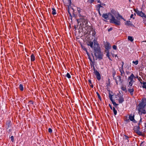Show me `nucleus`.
<instances>
[{
	"label": "nucleus",
	"mask_w": 146,
	"mask_h": 146,
	"mask_svg": "<svg viewBox=\"0 0 146 146\" xmlns=\"http://www.w3.org/2000/svg\"><path fill=\"white\" fill-rule=\"evenodd\" d=\"M88 45L91 48H94V54L96 58L100 60L102 59L103 54L101 51L100 47L96 40L95 39L93 40V42L92 41H89Z\"/></svg>",
	"instance_id": "f257e3e1"
},
{
	"label": "nucleus",
	"mask_w": 146,
	"mask_h": 146,
	"mask_svg": "<svg viewBox=\"0 0 146 146\" xmlns=\"http://www.w3.org/2000/svg\"><path fill=\"white\" fill-rule=\"evenodd\" d=\"M145 106L142 104V103H140L137 106V109L138 110V113L140 115L143 114H146V111L144 109Z\"/></svg>",
	"instance_id": "f03ea898"
},
{
	"label": "nucleus",
	"mask_w": 146,
	"mask_h": 146,
	"mask_svg": "<svg viewBox=\"0 0 146 146\" xmlns=\"http://www.w3.org/2000/svg\"><path fill=\"white\" fill-rule=\"evenodd\" d=\"M110 15L111 16V18L110 19V22L111 23H114L115 25H120L121 22L120 21L117 20H116L114 17L111 14H110Z\"/></svg>",
	"instance_id": "7ed1b4c3"
},
{
	"label": "nucleus",
	"mask_w": 146,
	"mask_h": 146,
	"mask_svg": "<svg viewBox=\"0 0 146 146\" xmlns=\"http://www.w3.org/2000/svg\"><path fill=\"white\" fill-rule=\"evenodd\" d=\"M134 77L135 76L133 73H132L130 76L128 77V80L129 81V86H132L133 83L135 82V81L133 80Z\"/></svg>",
	"instance_id": "20e7f679"
},
{
	"label": "nucleus",
	"mask_w": 146,
	"mask_h": 146,
	"mask_svg": "<svg viewBox=\"0 0 146 146\" xmlns=\"http://www.w3.org/2000/svg\"><path fill=\"white\" fill-rule=\"evenodd\" d=\"M134 11L136 13L137 15L138 16H140L143 18L144 17L146 18V15L144 13L142 12L141 11H140L137 10V11H135L134 10Z\"/></svg>",
	"instance_id": "39448f33"
},
{
	"label": "nucleus",
	"mask_w": 146,
	"mask_h": 146,
	"mask_svg": "<svg viewBox=\"0 0 146 146\" xmlns=\"http://www.w3.org/2000/svg\"><path fill=\"white\" fill-rule=\"evenodd\" d=\"M94 73L96 76L97 79L98 80H100L101 77L100 73L97 70H96L94 67Z\"/></svg>",
	"instance_id": "423d86ee"
},
{
	"label": "nucleus",
	"mask_w": 146,
	"mask_h": 146,
	"mask_svg": "<svg viewBox=\"0 0 146 146\" xmlns=\"http://www.w3.org/2000/svg\"><path fill=\"white\" fill-rule=\"evenodd\" d=\"M121 63L122 64L121 67H119V69L121 73V75L123 76H124L125 75V72L123 70L124 63L123 62H122Z\"/></svg>",
	"instance_id": "0eeeda50"
},
{
	"label": "nucleus",
	"mask_w": 146,
	"mask_h": 146,
	"mask_svg": "<svg viewBox=\"0 0 146 146\" xmlns=\"http://www.w3.org/2000/svg\"><path fill=\"white\" fill-rule=\"evenodd\" d=\"M105 48L107 50H108L111 48V45L108 42H106L105 43Z\"/></svg>",
	"instance_id": "6e6552de"
},
{
	"label": "nucleus",
	"mask_w": 146,
	"mask_h": 146,
	"mask_svg": "<svg viewBox=\"0 0 146 146\" xmlns=\"http://www.w3.org/2000/svg\"><path fill=\"white\" fill-rule=\"evenodd\" d=\"M118 101L119 103H122L124 101V99L123 98V95H120L118 96Z\"/></svg>",
	"instance_id": "1a4fd4ad"
},
{
	"label": "nucleus",
	"mask_w": 146,
	"mask_h": 146,
	"mask_svg": "<svg viewBox=\"0 0 146 146\" xmlns=\"http://www.w3.org/2000/svg\"><path fill=\"white\" fill-rule=\"evenodd\" d=\"M121 89L123 91H124L125 92H127V90L125 85H122L121 87Z\"/></svg>",
	"instance_id": "9d476101"
},
{
	"label": "nucleus",
	"mask_w": 146,
	"mask_h": 146,
	"mask_svg": "<svg viewBox=\"0 0 146 146\" xmlns=\"http://www.w3.org/2000/svg\"><path fill=\"white\" fill-rule=\"evenodd\" d=\"M129 118L131 121H133L134 122H135V121L134 119V115H129Z\"/></svg>",
	"instance_id": "9b49d317"
},
{
	"label": "nucleus",
	"mask_w": 146,
	"mask_h": 146,
	"mask_svg": "<svg viewBox=\"0 0 146 146\" xmlns=\"http://www.w3.org/2000/svg\"><path fill=\"white\" fill-rule=\"evenodd\" d=\"M128 91L131 95L132 96L133 95L134 91V89L133 88L131 89L130 87H129V88L128 89Z\"/></svg>",
	"instance_id": "f8f14e48"
},
{
	"label": "nucleus",
	"mask_w": 146,
	"mask_h": 146,
	"mask_svg": "<svg viewBox=\"0 0 146 146\" xmlns=\"http://www.w3.org/2000/svg\"><path fill=\"white\" fill-rule=\"evenodd\" d=\"M141 101V102L140 103H142V104L145 106H146V98L142 99Z\"/></svg>",
	"instance_id": "ddd939ff"
},
{
	"label": "nucleus",
	"mask_w": 146,
	"mask_h": 146,
	"mask_svg": "<svg viewBox=\"0 0 146 146\" xmlns=\"http://www.w3.org/2000/svg\"><path fill=\"white\" fill-rule=\"evenodd\" d=\"M127 39L128 40L130 41L131 42H133L134 40V38L133 37L129 36H128Z\"/></svg>",
	"instance_id": "4468645a"
},
{
	"label": "nucleus",
	"mask_w": 146,
	"mask_h": 146,
	"mask_svg": "<svg viewBox=\"0 0 146 146\" xmlns=\"http://www.w3.org/2000/svg\"><path fill=\"white\" fill-rule=\"evenodd\" d=\"M77 11L79 13V15L80 16H81V12H82V10L79 7H77Z\"/></svg>",
	"instance_id": "2eb2a0df"
},
{
	"label": "nucleus",
	"mask_w": 146,
	"mask_h": 146,
	"mask_svg": "<svg viewBox=\"0 0 146 146\" xmlns=\"http://www.w3.org/2000/svg\"><path fill=\"white\" fill-rule=\"evenodd\" d=\"M108 17L109 16L107 14H104L102 15V17L106 20L108 19Z\"/></svg>",
	"instance_id": "dca6fc26"
},
{
	"label": "nucleus",
	"mask_w": 146,
	"mask_h": 146,
	"mask_svg": "<svg viewBox=\"0 0 146 146\" xmlns=\"http://www.w3.org/2000/svg\"><path fill=\"white\" fill-rule=\"evenodd\" d=\"M137 128V129L136 130H135V131L139 135H141V132L140 131H139V127H138Z\"/></svg>",
	"instance_id": "f3484780"
},
{
	"label": "nucleus",
	"mask_w": 146,
	"mask_h": 146,
	"mask_svg": "<svg viewBox=\"0 0 146 146\" xmlns=\"http://www.w3.org/2000/svg\"><path fill=\"white\" fill-rule=\"evenodd\" d=\"M31 60L33 61L35 60V57L33 54H32L31 55Z\"/></svg>",
	"instance_id": "a211bd4d"
},
{
	"label": "nucleus",
	"mask_w": 146,
	"mask_h": 146,
	"mask_svg": "<svg viewBox=\"0 0 146 146\" xmlns=\"http://www.w3.org/2000/svg\"><path fill=\"white\" fill-rule=\"evenodd\" d=\"M100 7H103L100 4H98L96 5V8L97 11L100 10Z\"/></svg>",
	"instance_id": "6ab92c4d"
},
{
	"label": "nucleus",
	"mask_w": 146,
	"mask_h": 146,
	"mask_svg": "<svg viewBox=\"0 0 146 146\" xmlns=\"http://www.w3.org/2000/svg\"><path fill=\"white\" fill-rule=\"evenodd\" d=\"M117 79H118V81L120 82L121 83L122 82V81H121V77L119 76H117Z\"/></svg>",
	"instance_id": "aec40b11"
},
{
	"label": "nucleus",
	"mask_w": 146,
	"mask_h": 146,
	"mask_svg": "<svg viewBox=\"0 0 146 146\" xmlns=\"http://www.w3.org/2000/svg\"><path fill=\"white\" fill-rule=\"evenodd\" d=\"M19 88L21 91H23V86L22 84H20L19 85Z\"/></svg>",
	"instance_id": "412c9836"
},
{
	"label": "nucleus",
	"mask_w": 146,
	"mask_h": 146,
	"mask_svg": "<svg viewBox=\"0 0 146 146\" xmlns=\"http://www.w3.org/2000/svg\"><path fill=\"white\" fill-rule=\"evenodd\" d=\"M113 113L115 115H116L117 113V111L115 110L114 107L113 108Z\"/></svg>",
	"instance_id": "4be33fe9"
},
{
	"label": "nucleus",
	"mask_w": 146,
	"mask_h": 146,
	"mask_svg": "<svg viewBox=\"0 0 146 146\" xmlns=\"http://www.w3.org/2000/svg\"><path fill=\"white\" fill-rule=\"evenodd\" d=\"M52 14L53 15H56V11L54 8H53L52 9Z\"/></svg>",
	"instance_id": "5701e85b"
},
{
	"label": "nucleus",
	"mask_w": 146,
	"mask_h": 146,
	"mask_svg": "<svg viewBox=\"0 0 146 146\" xmlns=\"http://www.w3.org/2000/svg\"><path fill=\"white\" fill-rule=\"evenodd\" d=\"M112 96L113 95L111 94H109V98L110 99V100L111 101V102H112L113 100L112 99Z\"/></svg>",
	"instance_id": "b1692460"
},
{
	"label": "nucleus",
	"mask_w": 146,
	"mask_h": 146,
	"mask_svg": "<svg viewBox=\"0 0 146 146\" xmlns=\"http://www.w3.org/2000/svg\"><path fill=\"white\" fill-rule=\"evenodd\" d=\"M121 17L122 19H123L124 20V18H123L122 16H121L119 14L118 15V16L116 17L117 19L118 20H119L120 19L119 18V17Z\"/></svg>",
	"instance_id": "393cba45"
},
{
	"label": "nucleus",
	"mask_w": 146,
	"mask_h": 146,
	"mask_svg": "<svg viewBox=\"0 0 146 146\" xmlns=\"http://www.w3.org/2000/svg\"><path fill=\"white\" fill-rule=\"evenodd\" d=\"M96 33L95 32V30H93L92 31V36H94V37H95V35H96Z\"/></svg>",
	"instance_id": "a878e982"
},
{
	"label": "nucleus",
	"mask_w": 146,
	"mask_h": 146,
	"mask_svg": "<svg viewBox=\"0 0 146 146\" xmlns=\"http://www.w3.org/2000/svg\"><path fill=\"white\" fill-rule=\"evenodd\" d=\"M126 25H132L131 23V22L130 21H127L126 22Z\"/></svg>",
	"instance_id": "bb28decb"
},
{
	"label": "nucleus",
	"mask_w": 146,
	"mask_h": 146,
	"mask_svg": "<svg viewBox=\"0 0 146 146\" xmlns=\"http://www.w3.org/2000/svg\"><path fill=\"white\" fill-rule=\"evenodd\" d=\"M143 84V88H145L146 89V82H143L142 83Z\"/></svg>",
	"instance_id": "cd10ccee"
},
{
	"label": "nucleus",
	"mask_w": 146,
	"mask_h": 146,
	"mask_svg": "<svg viewBox=\"0 0 146 146\" xmlns=\"http://www.w3.org/2000/svg\"><path fill=\"white\" fill-rule=\"evenodd\" d=\"M66 76V77H67L68 78H71V76H70V74L68 73L67 74Z\"/></svg>",
	"instance_id": "c85d7f7f"
},
{
	"label": "nucleus",
	"mask_w": 146,
	"mask_h": 146,
	"mask_svg": "<svg viewBox=\"0 0 146 146\" xmlns=\"http://www.w3.org/2000/svg\"><path fill=\"white\" fill-rule=\"evenodd\" d=\"M112 102L113 105L115 107L117 106L118 105V104H116L114 101H113Z\"/></svg>",
	"instance_id": "c756f323"
},
{
	"label": "nucleus",
	"mask_w": 146,
	"mask_h": 146,
	"mask_svg": "<svg viewBox=\"0 0 146 146\" xmlns=\"http://www.w3.org/2000/svg\"><path fill=\"white\" fill-rule=\"evenodd\" d=\"M96 93L97 95L98 98L100 100H101V98L100 95L99 93L98 92H96Z\"/></svg>",
	"instance_id": "7c9ffc66"
},
{
	"label": "nucleus",
	"mask_w": 146,
	"mask_h": 146,
	"mask_svg": "<svg viewBox=\"0 0 146 146\" xmlns=\"http://www.w3.org/2000/svg\"><path fill=\"white\" fill-rule=\"evenodd\" d=\"M113 77L114 78V77ZM114 79L115 80V82H116V84L118 85V79H117V77H115V78H114Z\"/></svg>",
	"instance_id": "2f4dec72"
},
{
	"label": "nucleus",
	"mask_w": 146,
	"mask_h": 146,
	"mask_svg": "<svg viewBox=\"0 0 146 146\" xmlns=\"http://www.w3.org/2000/svg\"><path fill=\"white\" fill-rule=\"evenodd\" d=\"M138 60H136L135 61H133V63H134V64H135V65H136L138 64Z\"/></svg>",
	"instance_id": "473e14b6"
},
{
	"label": "nucleus",
	"mask_w": 146,
	"mask_h": 146,
	"mask_svg": "<svg viewBox=\"0 0 146 146\" xmlns=\"http://www.w3.org/2000/svg\"><path fill=\"white\" fill-rule=\"evenodd\" d=\"M138 80L139 81L141 84H142V82L143 81V80L140 77H139V78H138Z\"/></svg>",
	"instance_id": "72a5a7b5"
},
{
	"label": "nucleus",
	"mask_w": 146,
	"mask_h": 146,
	"mask_svg": "<svg viewBox=\"0 0 146 146\" xmlns=\"http://www.w3.org/2000/svg\"><path fill=\"white\" fill-rule=\"evenodd\" d=\"M113 49L115 50H117V46L115 45H114L113 46Z\"/></svg>",
	"instance_id": "f704fd0d"
},
{
	"label": "nucleus",
	"mask_w": 146,
	"mask_h": 146,
	"mask_svg": "<svg viewBox=\"0 0 146 146\" xmlns=\"http://www.w3.org/2000/svg\"><path fill=\"white\" fill-rule=\"evenodd\" d=\"M125 139H126V140H127V142H129V140H128L129 137L126 135H125Z\"/></svg>",
	"instance_id": "c9c22d12"
},
{
	"label": "nucleus",
	"mask_w": 146,
	"mask_h": 146,
	"mask_svg": "<svg viewBox=\"0 0 146 146\" xmlns=\"http://www.w3.org/2000/svg\"><path fill=\"white\" fill-rule=\"evenodd\" d=\"M10 138L12 142H13L14 141V137L13 136H12Z\"/></svg>",
	"instance_id": "e433bc0d"
},
{
	"label": "nucleus",
	"mask_w": 146,
	"mask_h": 146,
	"mask_svg": "<svg viewBox=\"0 0 146 146\" xmlns=\"http://www.w3.org/2000/svg\"><path fill=\"white\" fill-rule=\"evenodd\" d=\"M48 131L50 133H51L52 132V130L51 128H49L48 129Z\"/></svg>",
	"instance_id": "4c0bfd02"
},
{
	"label": "nucleus",
	"mask_w": 146,
	"mask_h": 146,
	"mask_svg": "<svg viewBox=\"0 0 146 146\" xmlns=\"http://www.w3.org/2000/svg\"><path fill=\"white\" fill-rule=\"evenodd\" d=\"M90 29L91 30V31H92L93 30H95V29H94L92 27H90Z\"/></svg>",
	"instance_id": "58836bf2"
},
{
	"label": "nucleus",
	"mask_w": 146,
	"mask_h": 146,
	"mask_svg": "<svg viewBox=\"0 0 146 146\" xmlns=\"http://www.w3.org/2000/svg\"><path fill=\"white\" fill-rule=\"evenodd\" d=\"M111 54H112V56L113 57L115 56V57H116L117 56V55L116 54H112V53Z\"/></svg>",
	"instance_id": "ea45409f"
},
{
	"label": "nucleus",
	"mask_w": 146,
	"mask_h": 146,
	"mask_svg": "<svg viewBox=\"0 0 146 146\" xmlns=\"http://www.w3.org/2000/svg\"><path fill=\"white\" fill-rule=\"evenodd\" d=\"M139 78V77L138 76V75H137L136 76H135V77L134 78V79H135V78H137V79H138V78Z\"/></svg>",
	"instance_id": "a19ab883"
},
{
	"label": "nucleus",
	"mask_w": 146,
	"mask_h": 146,
	"mask_svg": "<svg viewBox=\"0 0 146 146\" xmlns=\"http://www.w3.org/2000/svg\"><path fill=\"white\" fill-rule=\"evenodd\" d=\"M29 103L30 104H33V102L32 101H30L29 102Z\"/></svg>",
	"instance_id": "79ce46f5"
},
{
	"label": "nucleus",
	"mask_w": 146,
	"mask_h": 146,
	"mask_svg": "<svg viewBox=\"0 0 146 146\" xmlns=\"http://www.w3.org/2000/svg\"><path fill=\"white\" fill-rule=\"evenodd\" d=\"M106 56L107 57H108L110 56L109 55V51H108L107 54H106Z\"/></svg>",
	"instance_id": "37998d69"
},
{
	"label": "nucleus",
	"mask_w": 146,
	"mask_h": 146,
	"mask_svg": "<svg viewBox=\"0 0 146 146\" xmlns=\"http://www.w3.org/2000/svg\"><path fill=\"white\" fill-rule=\"evenodd\" d=\"M112 29V28L111 27L110 28V29H109L108 30V31H111Z\"/></svg>",
	"instance_id": "c03bdc74"
},
{
	"label": "nucleus",
	"mask_w": 146,
	"mask_h": 146,
	"mask_svg": "<svg viewBox=\"0 0 146 146\" xmlns=\"http://www.w3.org/2000/svg\"><path fill=\"white\" fill-rule=\"evenodd\" d=\"M88 82L90 84H92V82L90 80H88Z\"/></svg>",
	"instance_id": "a18cd8bd"
},
{
	"label": "nucleus",
	"mask_w": 146,
	"mask_h": 146,
	"mask_svg": "<svg viewBox=\"0 0 146 146\" xmlns=\"http://www.w3.org/2000/svg\"><path fill=\"white\" fill-rule=\"evenodd\" d=\"M109 106H110L111 109V110H113V108H112V106H111V105H110V104H109Z\"/></svg>",
	"instance_id": "49530a36"
},
{
	"label": "nucleus",
	"mask_w": 146,
	"mask_h": 146,
	"mask_svg": "<svg viewBox=\"0 0 146 146\" xmlns=\"http://www.w3.org/2000/svg\"><path fill=\"white\" fill-rule=\"evenodd\" d=\"M94 0H90V2L91 3H93L94 1Z\"/></svg>",
	"instance_id": "de8ad7c7"
},
{
	"label": "nucleus",
	"mask_w": 146,
	"mask_h": 146,
	"mask_svg": "<svg viewBox=\"0 0 146 146\" xmlns=\"http://www.w3.org/2000/svg\"><path fill=\"white\" fill-rule=\"evenodd\" d=\"M98 3L101 4V2L100 1V0H99L98 1Z\"/></svg>",
	"instance_id": "09e8293b"
},
{
	"label": "nucleus",
	"mask_w": 146,
	"mask_h": 146,
	"mask_svg": "<svg viewBox=\"0 0 146 146\" xmlns=\"http://www.w3.org/2000/svg\"><path fill=\"white\" fill-rule=\"evenodd\" d=\"M133 14H131V16H130V18H132L133 17Z\"/></svg>",
	"instance_id": "8fccbe9b"
},
{
	"label": "nucleus",
	"mask_w": 146,
	"mask_h": 146,
	"mask_svg": "<svg viewBox=\"0 0 146 146\" xmlns=\"http://www.w3.org/2000/svg\"><path fill=\"white\" fill-rule=\"evenodd\" d=\"M84 23H85L86 24L87 23H88V21H87V20H85V21H84Z\"/></svg>",
	"instance_id": "3c124183"
},
{
	"label": "nucleus",
	"mask_w": 146,
	"mask_h": 146,
	"mask_svg": "<svg viewBox=\"0 0 146 146\" xmlns=\"http://www.w3.org/2000/svg\"><path fill=\"white\" fill-rule=\"evenodd\" d=\"M98 13H99V14H100V15H101V13H100V10H98Z\"/></svg>",
	"instance_id": "603ef678"
},
{
	"label": "nucleus",
	"mask_w": 146,
	"mask_h": 146,
	"mask_svg": "<svg viewBox=\"0 0 146 146\" xmlns=\"http://www.w3.org/2000/svg\"><path fill=\"white\" fill-rule=\"evenodd\" d=\"M108 57V58L110 60H111V61H112V60H111V59L110 58V56H109V57Z\"/></svg>",
	"instance_id": "864d4df0"
},
{
	"label": "nucleus",
	"mask_w": 146,
	"mask_h": 146,
	"mask_svg": "<svg viewBox=\"0 0 146 146\" xmlns=\"http://www.w3.org/2000/svg\"><path fill=\"white\" fill-rule=\"evenodd\" d=\"M90 86H91V87L92 88H93V85H92H92H90Z\"/></svg>",
	"instance_id": "5fc2aeb1"
},
{
	"label": "nucleus",
	"mask_w": 146,
	"mask_h": 146,
	"mask_svg": "<svg viewBox=\"0 0 146 146\" xmlns=\"http://www.w3.org/2000/svg\"><path fill=\"white\" fill-rule=\"evenodd\" d=\"M141 118L140 120V121H141Z\"/></svg>",
	"instance_id": "6e6d98bb"
},
{
	"label": "nucleus",
	"mask_w": 146,
	"mask_h": 146,
	"mask_svg": "<svg viewBox=\"0 0 146 146\" xmlns=\"http://www.w3.org/2000/svg\"><path fill=\"white\" fill-rule=\"evenodd\" d=\"M133 19H134V18H133Z\"/></svg>",
	"instance_id": "4d7b16f0"
}]
</instances>
